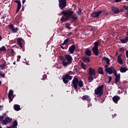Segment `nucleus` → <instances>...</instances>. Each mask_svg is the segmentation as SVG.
Wrapping results in <instances>:
<instances>
[{"mask_svg": "<svg viewBox=\"0 0 128 128\" xmlns=\"http://www.w3.org/2000/svg\"><path fill=\"white\" fill-rule=\"evenodd\" d=\"M12 122V118H6L5 120H2V124H10Z\"/></svg>", "mask_w": 128, "mask_h": 128, "instance_id": "14", "label": "nucleus"}, {"mask_svg": "<svg viewBox=\"0 0 128 128\" xmlns=\"http://www.w3.org/2000/svg\"><path fill=\"white\" fill-rule=\"evenodd\" d=\"M0 68L2 70H4V68H6V64H0Z\"/></svg>", "mask_w": 128, "mask_h": 128, "instance_id": "35", "label": "nucleus"}, {"mask_svg": "<svg viewBox=\"0 0 128 128\" xmlns=\"http://www.w3.org/2000/svg\"><path fill=\"white\" fill-rule=\"evenodd\" d=\"M72 84H73V86L74 90L78 89V86L79 88H82V86H84V82H82V80H78V78H74L72 80Z\"/></svg>", "mask_w": 128, "mask_h": 128, "instance_id": "2", "label": "nucleus"}, {"mask_svg": "<svg viewBox=\"0 0 128 128\" xmlns=\"http://www.w3.org/2000/svg\"><path fill=\"white\" fill-rule=\"evenodd\" d=\"M126 58H128V50H127V51L126 52Z\"/></svg>", "mask_w": 128, "mask_h": 128, "instance_id": "46", "label": "nucleus"}, {"mask_svg": "<svg viewBox=\"0 0 128 128\" xmlns=\"http://www.w3.org/2000/svg\"><path fill=\"white\" fill-rule=\"evenodd\" d=\"M72 14H74V12L70 10L62 12V14H63V16H62L60 19L61 22H66V20H70V18H71L73 20H76L78 17Z\"/></svg>", "mask_w": 128, "mask_h": 128, "instance_id": "1", "label": "nucleus"}, {"mask_svg": "<svg viewBox=\"0 0 128 128\" xmlns=\"http://www.w3.org/2000/svg\"><path fill=\"white\" fill-rule=\"evenodd\" d=\"M108 65L106 64L104 66V68H105V70H106V68H108Z\"/></svg>", "mask_w": 128, "mask_h": 128, "instance_id": "41", "label": "nucleus"}, {"mask_svg": "<svg viewBox=\"0 0 128 128\" xmlns=\"http://www.w3.org/2000/svg\"><path fill=\"white\" fill-rule=\"evenodd\" d=\"M68 50H69L70 54H74V50H76V46H74V45L71 46L70 47Z\"/></svg>", "mask_w": 128, "mask_h": 128, "instance_id": "17", "label": "nucleus"}, {"mask_svg": "<svg viewBox=\"0 0 128 128\" xmlns=\"http://www.w3.org/2000/svg\"><path fill=\"white\" fill-rule=\"evenodd\" d=\"M18 121L16 120H14L13 122V124L10 126H7L8 128H18Z\"/></svg>", "mask_w": 128, "mask_h": 128, "instance_id": "21", "label": "nucleus"}, {"mask_svg": "<svg viewBox=\"0 0 128 128\" xmlns=\"http://www.w3.org/2000/svg\"><path fill=\"white\" fill-rule=\"evenodd\" d=\"M6 46H2V47L0 48V52H6Z\"/></svg>", "mask_w": 128, "mask_h": 128, "instance_id": "32", "label": "nucleus"}, {"mask_svg": "<svg viewBox=\"0 0 128 128\" xmlns=\"http://www.w3.org/2000/svg\"><path fill=\"white\" fill-rule=\"evenodd\" d=\"M2 40V36L0 35V42Z\"/></svg>", "mask_w": 128, "mask_h": 128, "instance_id": "53", "label": "nucleus"}, {"mask_svg": "<svg viewBox=\"0 0 128 128\" xmlns=\"http://www.w3.org/2000/svg\"><path fill=\"white\" fill-rule=\"evenodd\" d=\"M6 116V114L4 113L2 116H4H4Z\"/></svg>", "mask_w": 128, "mask_h": 128, "instance_id": "51", "label": "nucleus"}, {"mask_svg": "<svg viewBox=\"0 0 128 128\" xmlns=\"http://www.w3.org/2000/svg\"><path fill=\"white\" fill-rule=\"evenodd\" d=\"M4 116H0V120H4Z\"/></svg>", "mask_w": 128, "mask_h": 128, "instance_id": "44", "label": "nucleus"}, {"mask_svg": "<svg viewBox=\"0 0 128 128\" xmlns=\"http://www.w3.org/2000/svg\"><path fill=\"white\" fill-rule=\"evenodd\" d=\"M2 110V106H0V110Z\"/></svg>", "mask_w": 128, "mask_h": 128, "instance_id": "54", "label": "nucleus"}, {"mask_svg": "<svg viewBox=\"0 0 128 128\" xmlns=\"http://www.w3.org/2000/svg\"><path fill=\"white\" fill-rule=\"evenodd\" d=\"M122 54L118 55L117 58V62L119 64H122L124 61L122 60Z\"/></svg>", "mask_w": 128, "mask_h": 128, "instance_id": "18", "label": "nucleus"}, {"mask_svg": "<svg viewBox=\"0 0 128 128\" xmlns=\"http://www.w3.org/2000/svg\"><path fill=\"white\" fill-rule=\"evenodd\" d=\"M120 40L122 44H126V42H128V37H126V38L124 40L121 39Z\"/></svg>", "mask_w": 128, "mask_h": 128, "instance_id": "29", "label": "nucleus"}, {"mask_svg": "<svg viewBox=\"0 0 128 128\" xmlns=\"http://www.w3.org/2000/svg\"><path fill=\"white\" fill-rule=\"evenodd\" d=\"M0 84H2V81L1 80H0Z\"/></svg>", "mask_w": 128, "mask_h": 128, "instance_id": "59", "label": "nucleus"}, {"mask_svg": "<svg viewBox=\"0 0 128 128\" xmlns=\"http://www.w3.org/2000/svg\"><path fill=\"white\" fill-rule=\"evenodd\" d=\"M102 12V10H99L98 12H93L91 14V16L92 18H98L100 16V14Z\"/></svg>", "mask_w": 128, "mask_h": 128, "instance_id": "9", "label": "nucleus"}, {"mask_svg": "<svg viewBox=\"0 0 128 128\" xmlns=\"http://www.w3.org/2000/svg\"><path fill=\"white\" fill-rule=\"evenodd\" d=\"M126 36H128V32H127Z\"/></svg>", "mask_w": 128, "mask_h": 128, "instance_id": "60", "label": "nucleus"}, {"mask_svg": "<svg viewBox=\"0 0 128 128\" xmlns=\"http://www.w3.org/2000/svg\"><path fill=\"white\" fill-rule=\"evenodd\" d=\"M68 39H66V40H64V42L65 44H68Z\"/></svg>", "mask_w": 128, "mask_h": 128, "instance_id": "40", "label": "nucleus"}, {"mask_svg": "<svg viewBox=\"0 0 128 128\" xmlns=\"http://www.w3.org/2000/svg\"><path fill=\"white\" fill-rule=\"evenodd\" d=\"M89 74L90 76H96V70L92 68H89Z\"/></svg>", "mask_w": 128, "mask_h": 128, "instance_id": "15", "label": "nucleus"}, {"mask_svg": "<svg viewBox=\"0 0 128 128\" xmlns=\"http://www.w3.org/2000/svg\"><path fill=\"white\" fill-rule=\"evenodd\" d=\"M20 60V56H18L17 57V60Z\"/></svg>", "mask_w": 128, "mask_h": 128, "instance_id": "45", "label": "nucleus"}, {"mask_svg": "<svg viewBox=\"0 0 128 128\" xmlns=\"http://www.w3.org/2000/svg\"><path fill=\"white\" fill-rule=\"evenodd\" d=\"M114 76H116V79H115V82L116 84V82H120V74H118L116 72L114 74Z\"/></svg>", "mask_w": 128, "mask_h": 128, "instance_id": "12", "label": "nucleus"}, {"mask_svg": "<svg viewBox=\"0 0 128 128\" xmlns=\"http://www.w3.org/2000/svg\"><path fill=\"white\" fill-rule=\"evenodd\" d=\"M104 85H101L96 88L94 90L95 94L98 96H102L104 94Z\"/></svg>", "mask_w": 128, "mask_h": 128, "instance_id": "3", "label": "nucleus"}, {"mask_svg": "<svg viewBox=\"0 0 128 128\" xmlns=\"http://www.w3.org/2000/svg\"><path fill=\"white\" fill-rule=\"evenodd\" d=\"M120 52H124V48H120Z\"/></svg>", "mask_w": 128, "mask_h": 128, "instance_id": "43", "label": "nucleus"}, {"mask_svg": "<svg viewBox=\"0 0 128 128\" xmlns=\"http://www.w3.org/2000/svg\"><path fill=\"white\" fill-rule=\"evenodd\" d=\"M126 0V2H128V0Z\"/></svg>", "mask_w": 128, "mask_h": 128, "instance_id": "63", "label": "nucleus"}, {"mask_svg": "<svg viewBox=\"0 0 128 128\" xmlns=\"http://www.w3.org/2000/svg\"><path fill=\"white\" fill-rule=\"evenodd\" d=\"M92 80H94V77L92 76H90L88 78V81L89 82H92Z\"/></svg>", "mask_w": 128, "mask_h": 128, "instance_id": "33", "label": "nucleus"}, {"mask_svg": "<svg viewBox=\"0 0 128 128\" xmlns=\"http://www.w3.org/2000/svg\"><path fill=\"white\" fill-rule=\"evenodd\" d=\"M98 72L100 74H104V68L100 67L98 70Z\"/></svg>", "mask_w": 128, "mask_h": 128, "instance_id": "28", "label": "nucleus"}, {"mask_svg": "<svg viewBox=\"0 0 128 128\" xmlns=\"http://www.w3.org/2000/svg\"><path fill=\"white\" fill-rule=\"evenodd\" d=\"M128 70V68L126 67H121L120 68V72H126Z\"/></svg>", "mask_w": 128, "mask_h": 128, "instance_id": "26", "label": "nucleus"}, {"mask_svg": "<svg viewBox=\"0 0 128 128\" xmlns=\"http://www.w3.org/2000/svg\"><path fill=\"white\" fill-rule=\"evenodd\" d=\"M112 100L115 104H118V102L120 100V98L118 96H116L112 98Z\"/></svg>", "mask_w": 128, "mask_h": 128, "instance_id": "20", "label": "nucleus"}, {"mask_svg": "<svg viewBox=\"0 0 128 128\" xmlns=\"http://www.w3.org/2000/svg\"><path fill=\"white\" fill-rule=\"evenodd\" d=\"M125 14H126V16H128V10H127L126 12H125Z\"/></svg>", "mask_w": 128, "mask_h": 128, "instance_id": "50", "label": "nucleus"}, {"mask_svg": "<svg viewBox=\"0 0 128 128\" xmlns=\"http://www.w3.org/2000/svg\"><path fill=\"white\" fill-rule=\"evenodd\" d=\"M9 28L11 30L12 32L16 33L18 30V28H14V26L12 24H10L8 26Z\"/></svg>", "mask_w": 128, "mask_h": 128, "instance_id": "11", "label": "nucleus"}, {"mask_svg": "<svg viewBox=\"0 0 128 128\" xmlns=\"http://www.w3.org/2000/svg\"><path fill=\"white\" fill-rule=\"evenodd\" d=\"M83 62H90V58H84L83 60Z\"/></svg>", "mask_w": 128, "mask_h": 128, "instance_id": "30", "label": "nucleus"}, {"mask_svg": "<svg viewBox=\"0 0 128 128\" xmlns=\"http://www.w3.org/2000/svg\"><path fill=\"white\" fill-rule=\"evenodd\" d=\"M120 12H124V9L121 8V9H120Z\"/></svg>", "mask_w": 128, "mask_h": 128, "instance_id": "56", "label": "nucleus"}, {"mask_svg": "<svg viewBox=\"0 0 128 128\" xmlns=\"http://www.w3.org/2000/svg\"><path fill=\"white\" fill-rule=\"evenodd\" d=\"M102 60H104L108 64H110V58H107L106 56H104L102 58Z\"/></svg>", "mask_w": 128, "mask_h": 128, "instance_id": "24", "label": "nucleus"}, {"mask_svg": "<svg viewBox=\"0 0 128 128\" xmlns=\"http://www.w3.org/2000/svg\"><path fill=\"white\" fill-rule=\"evenodd\" d=\"M12 98H14V91L12 90H10L8 94V98L10 102H12Z\"/></svg>", "mask_w": 128, "mask_h": 128, "instance_id": "10", "label": "nucleus"}, {"mask_svg": "<svg viewBox=\"0 0 128 128\" xmlns=\"http://www.w3.org/2000/svg\"><path fill=\"white\" fill-rule=\"evenodd\" d=\"M86 54V56H92V51H90V50L87 49L85 52Z\"/></svg>", "mask_w": 128, "mask_h": 128, "instance_id": "25", "label": "nucleus"}, {"mask_svg": "<svg viewBox=\"0 0 128 128\" xmlns=\"http://www.w3.org/2000/svg\"><path fill=\"white\" fill-rule=\"evenodd\" d=\"M70 80H72V76H70L68 74H66L62 78L64 84H68V82Z\"/></svg>", "mask_w": 128, "mask_h": 128, "instance_id": "7", "label": "nucleus"}, {"mask_svg": "<svg viewBox=\"0 0 128 128\" xmlns=\"http://www.w3.org/2000/svg\"><path fill=\"white\" fill-rule=\"evenodd\" d=\"M24 60H26V58H24Z\"/></svg>", "mask_w": 128, "mask_h": 128, "instance_id": "64", "label": "nucleus"}, {"mask_svg": "<svg viewBox=\"0 0 128 128\" xmlns=\"http://www.w3.org/2000/svg\"><path fill=\"white\" fill-rule=\"evenodd\" d=\"M65 58L66 60L70 64H72V56L70 54H66L65 55Z\"/></svg>", "mask_w": 128, "mask_h": 128, "instance_id": "13", "label": "nucleus"}, {"mask_svg": "<svg viewBox=\"0 0 128 128\" xmlns=\"http://www.w3.org/2000/svg\"><path fill=\"white\" fill-rule=\"evenodd\" d=\"M122 0H115L116 2H122Z\"/></svg>", "mask_w": 128, "mask_h": 128, "instance_id": "47", "label": "nucleus"}, {"mask_svg": "<svg viewBox=\"0 0 128 128\" xmlns=\"http://www.w3.org/2000/svg\"><path fill=\"white\" fill-rule=\"evenodd\" d=\"M14 109L15 110H20V106L18 104H14Z\"/></svg>", "mask_w": 128, "mask_h": 128, "instance_id": "27", "label": "nucleus"}, {"mask_svg": "<svg viewBox=\"0 0 128 128\" xmlns=\"http://www.w3.org/2000/svg\"><path fill=\"white\" fill-rule=\"evenodd\" d=\"M44 80H46V75L44 74V76H43Z\"/></svg>", "mask_w": 128, "mask_h": 128, "instance_id": "48", "label": "nucleus"}, {"mask_svg": "<svg viewBox=\"0 0 128 128\" xmlns=\"http://www.w3.org/2000/svg\"><path fill=\"white\" fill-rule=\"evenodd\" d=\"M60 46L62 50H64L65 48L64 47L60 45Z\"/></svg>", "mask_w": 128, "mask_h": 128, "instance_id": "49", "label": "nucleus"}, {"mask_svg": "<svg viewBox=\"0 0 128 128\" xmlns=\"http://www.w3.org/2000/svg\"><path fill=\"white\" fill-rule=\"evenodd\" d=\"M62 64L64 66H70L71 63L69 62L68 61H66V59H62Z\"/></svg>", "mask_w": 128, "mask_h": 128, "instance_id": "19", "label": "nucleus"}, {"mask_svg": "<svg viewBox=\"0 0 128 128\" xmlns=\"http://www.w3.org/2000/svg\"><path fill=\"white\" fill-rule=\"evenodd\" d=\"M17 4H18V7H17V10H16V14L20 12V8L22 6V4L20 1H16Z\"/></svg>", "mask_w": 128, "mask_h": 128, "instance_id": "22", "label": "nucleus"}, {"mask_svg": "<svg viewBox=\"0 0 128 128\" xmlns=\"http://www.w3.org/2000/svg\"><path fill=\"white\" fill-rule=\"evenodd\" d=\"M22 2H23V4H24V2L23 1Z\"/></svg>", "mask_w": 128, "mask_h": 128, "instance_id": "62", "label": "nucleus"}, {"mask_svg": "<svg viewBox=\"0 0 128 128\" xmlns=\"http://www.w3.org/2000/svg\"><path fill=\"white\" fill-rule=\"evenodd\" d=\"M122 8H124V10H128V6L124 5V6H123Z\"/></svg>", "mask_w": 128, "mask_h": 128, "instance_id": "38", "label": "nucleus"}, {"mask_svg": "<svg viewBox=\"0 0 128 128\" xmlns=\"http://www.w3.org/2000/svg\"><path fill=\"white\" fill-rule=\"evenodd\" d=\"M0 76H2V78H4V76H6V74L4 73H2V72H0Z\"/></svg>", "mask_w": 128, "mask_h": 128, "instance_id": "39", "label": "nucleus"}, {"mask_svg": "<svg viewBox=\"0 0 128 128\" xmlns=\"http://www.w3.org/2000/svg\"><path fill=\"white\" fill-rule=\"evenodd\" d=\"M72 32H70L68 33V36H72Z\"/></svg>", "mask_w": 128, "mask_h": 128, "instance_id": "42", "label": "nucleus"}, {"mask_svg": "<svg viewBox=\"0 0 128 128\" xmlns=\"http://www.w3.org/2000/svg\"><path fill=\"white\" fill-rule=\"evenodd\" d=\"M89 106H92V104H88V108H89Z\"/></svg>", "mask_w": 128, "mask_h": 128, "instance_id": "52", "label": "nucleus"}, {"mask_svg": "<svg viewBox=\"0 0 128 128\" xmlns=\"http://www.w3.org/2000/svg\"><path fill=\"white\" fill-rule=\"evenodd\" d=\"M16 40L18 46H19L21 48H22V46L24 44V40L22 38H18Z\"/></svg>", "mask_w": 128, "mask_h": 128, "instance_id": "8", "label": "nucleus"}, {"mask_svg": "<svg viewBox=\"0 0 128 128\" xmlns=\"http://www.w3.org/2000/svg\"><path fill=\"white\" fill-rule=\"evenodd\" d=\"M106 72L109 74H114L116 72V70L114 66H110L106 68Z\"/></svg>", "mask_w": 128, "mask_h": 128, "instance_id": "5", "label": "nucleus"}, {"mask_svg": "<svg viewBox=\"0 0 128 128\" xmlns=\"http://www.w3.org/2000/svg\"><path fill=\"white\" fill-rule=\"evenodd\" d=\"M65 25H66V28H68V30L72 29V28H70V24L66 23L65 24Z\"/></svg>", "mask_w": 128, "mask_h": 128, "instance_id": "31", "label": "nucleus"}, {"mask_svg": "<svg viewBox=\"0 0 128 128\" xmlns=\"http://www.w3.org/2000/svg\"><path fill=\"white\" fill-rule=\"evenodd\" d=\"M82 100H87V102H90V97L88 95H86L82 97Z\"/></svg>", "mask_w": 128, "mask_h": 128, "instance_id": "23", "label": "nucleus"}, {"mask_svg": "<svg viewBox=\"0 0 128 128\" xmlns=\"http://www.w3.org/2000/svg\"><path fill=\"white\" fill-rule=\"evenodd\" d=\"M118 52H116V53L115 55H116V56H118Z\"/></svg>", "mask_w": 128, "mask_h": 128, "instance_id": "55", "label": "nucleus"}, {"mask_svg": "<svg viewBox=\"0 0 128 128\" xmlns=\"http://www.w3.org/2000/svg\"><path fill=\"white\" fill-rule=\"evenodd\" d=\"M112 12L114 14H116L120 13V9L116 6H112Z\"/></svg>", "mask_w": 128, "mask_h": 128, "instance_id": "16", "label": "nucleus"}, {"mask_svg": "<svg viewBox=\"0 0 128 128\" xmlns=\"http://www.w3.org/2000/svg\"><path fill=\"white\" fill-rule=\"evenodd\" d=\"M94 78H96V76L95 74V76H94Z\"/></svg>", "mask_w": 128, "mask_h": 128, "instance_id": "58", "label": "nucleus"}, {"mask_svg": "<svg viewBox=\"0 0 128 128\" xmlns=\"http://www.w3.org/2000/svg\"><path fill=\"white\" fill-rule=\"evenodd\" d=\"M14 64H16V62H13Z\"/></svg>", "mask_w": 128, "mask_h": 128, "instance_id": "61", "label": "nucleus"}, {"mask_svg": "<svg viewBox=\"0 0 128 128\" xmlns=\"http://www.w3.org/2000/svg\"><path fill=\"white\" fill-rule=\"evenodd\" d=\"M76 14H78V16H80V14H82V9L79 8L78 10L76 12Z\"/></svg>", "mask_w": 128, "mask_h": 128, "instance_id": "36", "label": "nucleus"}, {"mask_svg": "<svg viewBox=\"0 0 128 128\" xmlns=\"http://www.w3.org/2000/svg\"><path fill=\"white\" fill-rule=\"evenodd\" d=\"M108 84H110V82H112V76H109L108 77Z\"/></svg>", "mask_w": 128, "mask_h": 128, "instance_id": "37", "label": "nucleus"}, {"mask_svg": "<svg viewBox=\"0 0 128 128\" xmlns=\"http://www.w3.org/2000/svg\"><path fill=\"white\" fill-rule=\"evenodd\" d=\"M81 67L83 70H86V66L84 63H82Z\"/></svg>", "mask_w": 128, "mask_h": 128, "instance_id": "34", "label": "nucleus"}, {"mask_svg": "<svg viewBox=\"0 0 128 128\" xmlns=\"http://www.w3.org/2000/svg\"><path fill=\"white\" fill-rule=\"evenodd\" d=\"M62 46H64V44H66V43H64V42L62 44Z\"/></svg>", "mask_w": 128, "mask_h": 128, "instance_id": "57", "label": "nucleus"}, {"mask_svg": "<svg viewBox=\"0 0 128 128\" xmlns=\"http://www.w3.org/2000/svg\"><path fill=\"white\" fill-rule=\"evenodd\" d=\"M58 2L59 6L61 10H62L66 6V0H58Z\"/></svg>", "mask_w": 128, "mask_h": 128, "instance_id": "6", "label": "nucleus"}, {"mask_svg": "<svg viewBox=\"0 0 128 128\" xmlns=\"http://www.w3.org/2000/svg\"><path fill=\"white\" fill-rule=\"evenodd\" d=\"M98 42H96L94 43V46L92 48V52L95 56H98Z\"/></svg>", "mask_w": 128, "mask_h": 128, "instance_id": "4", "label": "nucleus"}]
</instances>
